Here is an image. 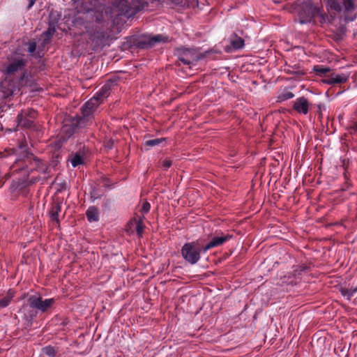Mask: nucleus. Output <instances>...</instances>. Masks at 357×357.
Wrapping results in <instances>:
<instances>
[{
  "label": "nucleus",
  "instance_id": "1",
  "mask_svg": "<svg viewBox=\"0 0 357 357\" xmlns=\"http://www.w3.org/2000/svg\"><path fill=\"white\" fill-rule=\"evenodd\" d=\"M116 79H109L107 80L96 95L82 106L84 117L81 121H77L76 123H80L81 126H83L87 121H89L90 119H93V114L97 110L98 106L102 102L103 100L109 96L112 87L116 86Z\"/></svg>",
  "mask_w": 357,
  "mask_h": 357
},
{
  "label": "nucleus",
  "instance_id": "2",
  "mask_svg": "<svg viewBox=\"0 0 357 357\" xmlns=\"http://www.w3.org/2000/svg\"><path fill=\"white\" fill-rule=\"evenodd\" d=\"M144 6V0H114L112 6L105 8V13L107 17L110 18L121 15L130 18L135 15Z\"/></svg>",
  "mask_w": 357,
  "mask_h": 357
},
{
  "label": "nucleus",
  "instance_id": "3",
  "mask_svg": "<svg viewBox=\"0 0 357 357\" xmlns=\"http://www.w3.org/2000/svg\"><path fill=\"white\" fill-rule=\"evenodd\" d=\"M298 17L301 24L311 22L315 17H319L321 24L330 22L329 17L324 13L323 7L318 3H314L312 0H305L298 7Z\"/></svg>",
  "mask_w": 357,
  "mask_h": 357
},
{
  "label": "nucleus",
  "instance_id": "4",
  "mask_svg": "<svg viewBox=\"0 0 357 357\" xmlns=\"http://www.w3.org/2000/svg\"><path fill=\"white\" fill-rule=\"evenodd\" d=\"M19 149L21 153L25 158L24 162L27 172L36 171L39 174H43V178H47V174L49 172V167L43 161L36 158L32 153L28 151V146L26 142H21L19 145Z\"/></svg>",
  "mask_w": 357,
  "mask_h": 357
},
{
  "label": "nucleus",
  "instance_id": "5",
  "mask_svg": "<svg viewBox=\"0 0 357 357\" xmlns=\"http://www.w3.org/2000/svg\"><path fill=\"white\" fill-rule=\"evenodd\" d=\"M202 252H204V246L202 245L199 241L185 243L181 250L183 259L191 265H194L199 261Z\"/></svg>",
  "mask_w": 357,
  "mask_h": 357
},
{
  "label": "nucleus",
  "instance_id": "6",
  "mask_svg": "<svg viewBox=\"0 0 357 357\" xmlns=\"http://www.w3.org/2000/svg\"><path fill=\"white\" fill-rule=\"evenodd\" d=\"M27 303L31 308L36 309L40 312H46L52 308L55 303L54 298H47L43 300L39 295H32L27 299Z\"/></svg>",
  "mask_w": 357,
  "mask_h": 357
},
{
  "label": "nucleus",
  "instance_id": "7",
  "mask_svg": "<svg viewBox=\"0 0 357 357\" xmlns=\"http://www.w3.org/2000/svg\"><path fill=\"white\" fill-rule=\"evenodd\" d=\"M328 6L337 12L351 13L356 6L354 0H325Z\"/></svg>",
  "mask_w": 357,
  "mask_h": 357
},
{
  "label": "nucleus",
  "instance_id": "8",
  "mask_svg": "<svg viewBox=\"0 0 357 357\" xmlns=\"http://www.w3.org/2000/svg\"><path fill=\"white\" fill-rule=\"evenodd\" d=\"M20 89L16 82L6 78L0 82V98H6L15 94Z\"/></svg>",
  "mask_w": 357,
  "mask_h": 357
},
{
  "label": "nucleus",
  "instance_id": "9",
  "mask_svg": "<svg viewBox=\"0 0 357 357\" xmlns=\"http://www.w3.org/2000/svg\"><path fill=\"white\" fill-rule=\"evenodd\" d=\"M232 238V235L229 234H225L220 231H216L211 240L206 245H204V253H206L208 250L213 248L222 245Z\"/></svg>",
  "mask_w": 357,
  "mask_h": 357
},
{
  "label": "nucleus",
  "instance_id": "10",
  "mask_svg": "<svg viewBox=\"0 0 357 357\" xmlns=\"http://www.w3.org/2000/svg\"><path fill=\"white\" fill-rule=\"evenodd\" d=\"M84 115L82 113L81 116H75V118L72 119L70 123H66L61 128V132L63 133H66L67 137H69L75 132L76 129L84 128L92 123L93 119H90V120L87 121V122H86L83 126H81L80 123H76L77 121H81Z\"/></svg>",
  "mask_w": 357,
  "mask_h": 357
},
{
  "label": "nucleus",
  "instance_id": "11",
  "mask_svg": "<svg viewBox=\"0 0 357 357\" xmlns=\"http://www.w3.org/2000/svg\"><path fill=\"white\" fill-rule=\"evenodd\" d=\"M178 59L183 64L190 65L195 63L198 61L199 57L195 50L185 48L179 53Z\"/></svg>",
  "mask_w": 357,
  "mask_h": 357
},
{
  "label": "nucleus",
  "instance_id": "12",
  "mask_svg": "<svg viewBox=\"0 0 357 357\" xmlns=\"http://www.w3.org/2000/svg\"><path fill=\"white\" fill-rule=\"evenodd\" d=\"M36 115V113L33 109L22 112L17 116L18 124L25 128L31 127Z\"/></svg>",
  "mask_w": 357,
  "mask_h": 357
},
{
  "label": "nucleus",
  "instance_id": "13",
  "mask_svg": "<svg viewBox=\"0 0 357 357\" xmlns=\"http://www.w3.org/2000/svg\"><path fill=\"white\" fill-rule=\"evenodd\" d=\"M312 104L310 103L307 98L302 96L296 98L293 102V108L298 113L301 114H307L310 109Z\"/></svg>",
  "mask_w": 357,
  "mask_h": 357
},
{
  "label": "nucleus",
  "instance_id": "14",
  "mask_svg": "<svg viewBox=\"0 0 357 357\" xmlns=\"http://www.w3.org/2000/svg\"><path fill=\"white\" fill-rule=\"evenodd\" d=\"M168 41L167 37H165L162 35L150 36L145 38L144 41L140 42V46L142 48L151 47L156 43L161 42L165 43Z\"/></svg>",
  "mask_w": 357,
  "mask_h": 357
},
{
  "label": "nucleus",
  "instance_id": "15",
  "mask_svg": "<svg viewBox=\"0 0 357 357\" xmlns=\"http://www.w3.org/2000/svg\"><path fill=\"white\" fill-rule=\"evenodd\" d=\"M349 76L346 74L331 73L323 79V82L328 84H342L348 80Z\"/></svg>",
  "mask_w": 357,
  "mask_h": 357
},
{
  "label": "nucleus",
  "instance_id": "16",
  "mask_svg": "<svg viewBox=\"0 0 357 357\" xmlns=\"http://www.w3.org/2000/svg\"><path fill=\"white\" fill-rule=\"evenodd\" d=\"M23 65L24 62L22 59H17L9 63L5 70L8 75H11L21 68Z\"/></svg>",
  "mask_w": 357,
  "mask_h": 357
},
{
  "label": "nucleus",
  "instance_id": "17",
  "mask_svg": "<svg viewBox=\"0 0 357 357\" xmlns=\"http://www.w3.org/2000/svg\"><path fill=\"white\" fill-rule=\"evenodd\" d=\"M230 44L235 50H239L243 47L244 46V40L238 37L236 33H233L230 38Z\"/></svg>",
  "mask_w": 357,
  "mask_h": 357
},
{
  "label": "nucleus",
  "instance_id": "18",
  "mask_svg": "<svg viewBox=\"0 0 357 357\" xmlns=\"http://www.w3.org/2000/svg\"><path fill=\"white\" fill-rule=\"evenodd\" d=\"M61 203H54L52 208L50 210V218L52 221L56 222L57 224L59 222V214L61 212Z\"/></svg>",
  "mask_w": 357,
  "mask_h": 357
},
{
  "label": "nucleus",
  "instance_id": "19",
  "mask_svg": "<svg viewBox=\"0 0 357 357\" xmlns=\"http://www.w3.org/2000/svg\"><path fill=\"white\" fill-rule=\"evenodd\" d=\"M107 7V6H105L103 8V10H102L101 12H99L98 10H96L95 17H96V21L98 23H102L107 20H114V18L107 17V16L106 15L105 8Z\"/></svg>",
  "mask_w": 357,
  "mask_h": 357
},
{
  "label": "nucleus",
  "instance_id": "20",
  "mask_svg": "<svg viewBox=\"0 0 357 357\" xmlns=\"http://www.w3.org/2000/svg\"><path fill=\"white\" fill-rule=\"evenodd\" d=\"M86 215L89 222H94L98 220V211L94 207L89 208L86 211Z\"/></svg>",
  "mask_w": 357,
  "mask_h": 357
},
{
  "label": "nucleus",
  "instance_id": "21",
  "mask_svg": "<svg viewBox=\"0 0 357 357\" xmlns=\"http://www.w3.org/2000/svg\"><path fill=\"white\" fill-rule=\"evenodd\" d=\"M71 165L73 167L83 163V157L79 153H75L70 159Z\"/></svg>",
  "mask_w": 357,
  "mask_h": 357
},
{
  "label": "nucleus",
  "instance_id": "22",
  "mask_svg": "<svg viewBox=\"0 0 357 357\" xmlns=\"http://www.w3.org/2000/svg\"><path fill=\"white\" fill-rule=\"evenodd\" d=\"M357 292V287L356 288H351V289H342L341 290V294L343 296L346 297L347 299L350 300L352 296L355 295V294Z\"/></svg>",
  "mask_w": 357,
  "mask_h": 357
},
{
  "label": "nucleus",
  "instance_id": "23",
  "mask_svg": "<svg viewBox=\"0 0 357 357\" xmlns=\"http://www.w3.org/2000/svg\"><path fill=\"white\" fill-rule=\"evenodd\" d=\"M43 352L49 357H54L56 355V350L54 347L50 345L45 347L43 349Z\"/></svg>",
  "mask_w": 357,
  "mask_h": 357
},
{
  "label": "nucleus",
  "instance_id": "24",
  "mask_svg": "<svg viewBox=\"0 0 357 357\" xmlns=\"http://www.w3.org/2000/svg\"><path fill=\"white\" fill-rule=\"evenodd\" d=\"M165 138H157V139H153L150 140H147L145 144L148 146H155L159 145L160 143H162L163 141H165Z\"/></svg>",
  "mask_w": 357,
  "mask_h": 357
},
{
  "label": "nucleus",
  "instance_id": "25",
  "mask_svg": "<svg viewBox=\"0 0 357 357\" xmlns=\"http://www.w3.org/2000/svg\"><path fill=\"white\" fill-rule=\"evenodd\" d=\"M314 70L319 75L325 74L326 73H328L330 71L329 68L323 67L321 66H315L314 67Z\"/></svg>",
  "mask_w": 357,
  "mask_h": 357
},
{
  "label": "nucleus",
  "instance_id": "26",
  "mask_svg": "<svg viewBox=\"0 0 357 357\" xmlns=\"http://www.w3.org/2000/svg\"><path fill=\"white\" fill-rule=\"evenodd\" d=\"M13 298V296L8 295L1 299H0V305H1L3 308L7 307Z\"/></svg>",
  "mask_w": 357,
  "mask_h": 357
},
{
  "label": "nucleus",
  "instance_id": "27",
  "mask_svg": "<svg viewBox=\"0 0 357 357\" xmlns=\"http://www.w3.org/2000/svg\"><path fill=\"white\" fill-rule=\"evenodd\" d=\"M144 225L142 222V220H138L137 222H136V227H135V229H136V231H137V235L140 237L142 236V234H143V231H144Z\"/></svg>",
  "mask_w": 357,
  "mask_h": 357
},
{
  "label": "nucleus",
  "instance_id": "28",
  "mask_svg": "<svg viewBox=\"0 0 357 357\" xmlns=\"http://www.w3.org/2000/svg\"><path fill=\"white\" fill-rule=\"evenodd\" d=\"M54 32H55L54 26H52L51 25H50L47 30L44 32V35L47 37V40L54 33ZM45 40H46V38L45 39Z\"/></svg>",
  "mask_w": 357,
  "mask_h": 357
},
{
  "label": "nucleus",
  "instance_id": "29",
  "mask_svg": "<svg viewBox=\"0 0 357 357\" xmlns=\"http://www.w3.org/2000/svg\"><path fill=\"white\" fill-rule=\"evenodd\" d=\"M294 96V93L290 92V91H287V92H285L284 93L282 96H281V99L282 100H289V99H291Z\"/></svg>",
  "mask_w": 357,
  "mask_h": 357
},
{
  "label": "nucleus",
  "instance_id": "30",
  "mask_svg": "<svg viewBox=\"0 0 357 357\" xmlns=\"http://www.w3.org/2000/svg\"><path fill=\"white\" fill-rule=\"evenodd\" d=\"M150 208H151L150 204L149 202H146L143 203V204H142V212L143 213H147L150 211Z\"/></svg>",
  "mask_w": 357,
  "mask_h": 357
},
{
  "label": "nucleus",
  "instance_id": "31",
  "mask_svg": "<svg viewBox=\"0 0 357 357\" xmlns=\"http://www.w3.org/2000/svg\"><path fill=\"white\" fill-rule=\"evenodd\" d=\"M36 45L35 43H30L29 44V47H28V52H30V53H33L36 50Z\"/></svg>",
  "mask_w": 357,
  "mask_h": 357
},
{
  "label": "nucleus",
  "instance_id": "32",
  "mask_svg": "<svg viewBox=\"0 0 357 357\" xmlns=\"http://www.w3.org/2000/svg\"><path fill=\"white\" fill-rule=\"evenodd\" d=\"M172 161L170 160H165L162 162V166L165 169H168L172 166Z\"/></svg>",
  "mask_w": 357,
  "mask_h": 357
},
{
  "label": "nucleus",
  "instance_id": "33",
  "mask_svg": "<svg viewBox=\"0 0 357 357\" xmlns=\"http://www.w3.org/2000/svg\"><path fill=\"white\" fill-rule=\"evenodd\" d=\"M351 129L357 132V121L351 126Z\"/></svg>",
  "mask_w": 357,
  "mask_h": 357
},
{
  "label": "nucleus",
  "instance_id": "34",
  "mask_svg": "<svg viewBox=\"0 0 357 357\" xmlns=\"http://www.w3.org/2000/svg\"><path fill=\"white\" fill-rule=\"evenodd\" d=\"M36 0H29V5H28V9H30L33 6V4L35 3Z\"/></svg>",
  "mask_w": 357,
  "mask_h": 357
},
{
  "label": "nucleus",
  "instance_id": "35",
  "mask_svg": "<svg viewBox=\"0 0 357 357\" xmlns=\"http://www.w3.org/2000/svg\"><path fill=\"white\" fill-rule=\"evenodd\" d=\"M355 17H356L355 15L354 16H351V17H345V20L347 21V22H349V21L351 22V21H353L355 19Z\"/></svg>",
  "mask_w": 357,
  "mask_h": 357
},
{
  "label": "nucleus",
  "instance_id": "36",
  "mask_svg": "<svg viewBox=\"0 0 357 357\" xmlns=\"http://www.w3.org/2000/svg\"><path fill=\"white\" fill-rule=\"evenodd\" d=\"M317 107L319 109V112H320L321 110L322 107H324V106L321 105H317Z\"/></svg>",
  "mask_w": 357,
  "mask_h": 357
},
{
  "label": "nucleus",
  "instance_id": "37",
  "mask_svg": "<svg viewBox=\"0 0 357 357\" xmlns=\"http://www.w3.org/2000/svg\"><path fill=\"white\" fill-rule=\"evenodd\" d=\"M2 308H3V307L1 305H0V310L2 309Z\"/></svg>",
  "mask_w": 357,
  "mask_h": 357
},
{
  "label": "nucleus",
  "instance_id": "38",
  "mask_svg": "<svg viewBox=\"0 0 357 357\" xmlns=\"http://www.w3.org/2000/svg\"><path fill=\"white\" fill-rule=\"evenodd\" d=\"M2 308H3V307L1 305H0V310L2 309Z\"/></svg>",
  "mask_w": 357,
  "mask_h": 357
},
{
  "label": "nucleus",
  "instance_id": "39",
  "mask_svg": "<svg viewBox=\"0 0 357 357\" xmlns=\"http://www.w3.org/2000/svg\"><path fill=\"white\" fill-rule=\"evenodd\" d=\"M172 1H175L176 0H172Z\"/></svg>",
  "mask_w": 357,
  "mask_h": 357
},
{
  "label": "nucleus",
  "instance_id": "40",
  "mask_svg": "<svg viewBox=\"0 0 357 357\" xmlns=\"http://www.w3.org/2000/svg\"><path fill=\"white\" fill-rule=\"evenodd\" d=\"M73 1H75L76 0H73Z\"/></svg>",
  "mask_w": 357,
  "mask_h": 357
}]
</instances>
